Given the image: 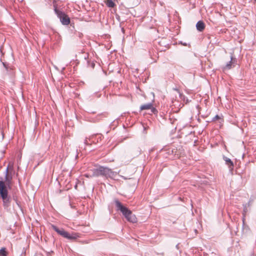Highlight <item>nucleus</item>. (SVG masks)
<instances>
[{
    "mask_svg": "<svg viewBox=\"0 0 256 256\" xmlns=\"http://www.w3.org/2000/svg\"><path fill=\"white\" fill-rule=\"evenodd\" d=\"M117 210H120L126 218L130 222L135 223L137 222V218L135 215L132 214L130 210L123 206L118 200L114 201Z\"/></svg>",
    "mask_w": 256,
    "mask_h": 256,
    "instance_id": "obj_1",
    "label": "nucleus"
},
{
    "mask_svg": "<svg viewBox=\"0 0 256 256\" xmlns=\"http://www.w3.org/2000/svg\"><path fill=\"white\" fill-rule=\"evenodd\" d=\"M103 176L106 178L115 179L118 176V173L112 171L111 169L104 166H100L98 168L94 169L93 172V176Z\"/></svg>",
    "mask_w": 256,
    "mask_h": 256,
    "instance_id": "obj_2",
    "label": "nucleus"
},
{
    "mask_svg": "<svg viewBox=\"0 0 256 256\" xmlns=\"http://www.w3.org/2000/svg\"><path fill=\"white\" fill-rule=\"evenodd\" d=\"M0 197L2 200L4 206V208L9 207L11 202V198L8 195V188L4 182L2 180L0 181Z\"/></svg>",
    "mask_w": 256,
    "mask_h": 256,
    "instance_id": "obj_3",
    "label": "nucleus"
},
{
    "mask_svg": "<svg viewBox=\"0 0 256 256\" xmlns=\"http://www.w3.org/2000/svg\"><path fill=\"white\" fill-rule=\"evenodd\" d=\"M15 174H14L13 173H11V172H6V175H5V183L6 186L7 188H11L12 185V176Z\"/></svg>",
    "mask_w": 256,
    "mask_h": 256,
    "instance_id": "obj_4",
    "label": "nucleus"
},
{
    "mask_svg": "<svg viewBox=\"0 0 256 256\" xmlns=\"http://www.w3.org/2000/svg\"><path fill=\"white\" fill-rule=\"evenodd\" d=\"M6 172H11V173L16 174V178H18V179L19 185L20 186L21 185L20 180V178H18V172H16L14 170V162H9V163L8 165L6 170Z\"/></svg>",
    "mask_w": 256,
    "mask_h": 256,
    "instance_id": "obj_5",
    "label": "nucleus"
},
{
    "mask_svg": "<svg viewBox=\"0 0 256 256\" xmlns=\"http://www.w3.org/2000/svg\"><path fill=\"white\" fill-rule=\"evenodd\" d=\"M54 11L62 24H64V12L62 8H59L54 6Z\"/></svg>",
    "mask_w": 256,
    "mask_h": 256,
    "instance_id": "obj_6",
    "label": "nucleus"
},
{
    "mask_svg": "<svg viewBox=\"0 0 256 256\" xmlns=\"http://www.w3.org/2000/svg\"><path fill=\"white\" fill-rule=\"evenodd\" d=\"M140 109L141 110H151V111L154 114H155L156 112H157L156 110L154 108L153 104L152 103L142 105L140 107Z\"/></svg>",
    "mask_w": 256,
    "mask_h": 256,
    "instance_id": "obj_7",
    "label": "nucleus"
},
{
    "mask_svg": "<svg viewBox=\"0 0 256 256\" xmlns=\"http://www.w3.org/2000/svg\"><path fill=\"white\" fill-rule=\"evenodd\" d=\"M172 159H177L180 157V152L179 150H178L177 148H173L172 150Z\"/></svg>",
    "mask_w": 256,
    "mask_h": 256,
    "instance_id": "obj_8",
    "label": "nucleus"
},
{
    "mask_svg": "<svg viewBox=\"0 0 256 256\" xmlns=\"http://www.w3.org/2000/svg\"><path fill=\"white\" fill-rule=\"evenodd\" d=\"M236 60L235 58H234L232 56L231 57V60L229 62V63L227 64L224 68V70H230L232 68V66H234L235 64H236Z\"/></svg>",
    "mask_w": 256,
    "mask_h": 256,
    "instance_id": "obj_9",
    "label": "nucleus"
},
{
    "mask_svg": "<svg viewBox=\"0 0 256 256\" xmlns=\"http://www.w3.org/2000/svg\"><path fill=\"white\" fill-rule=\"evenodd\" d=\"M196 27L198 30L201 32L204 30L205 24L202 21L200 20L197 22Z\"/></svg>",
    "mask_w": 256,
    "mask_h": 256,
    "instance_id": "obj_10",
    "label": "nucleus"
},
{
    "mask_svg": "<svg viewBox=\"0 0 256 256\" xmlns=\"http://www.w3.org/2000/svg\"><path fill=\"white\" fill-rule=\"evenodd\" d=\"M224 160L226 162V164L228 166L230 170H232L234 168L233 162L229 158L226 157L224 158Z\"/></svg>",
    "mask_w": 256,
    "mask_h": 256,
    "instance_id": "obj_11",
    "label": "nucleus"
},
{
    "mask_svg": "<svg viewBox=\"0 0 256 256\" xmlns=\"http://www.w3.org/2000/svg\"><path fill=\"white\" fill-rule=\"evenodd\" d=\"M52 229L55 230L58 234H59L62 236H64V230L62 229H59L56 226L52 225Z\"/></svg>",
    "mask_w": 256,
    "mask_h": 256,
    "instance_id": "obj_12",
    "label": "nucleus"
},
{
    "mask_svg": "<svg viewBox=\"0 0 256 256\" xmlns=\"http://www.w3.org/2000/svg\"><path fill=\"white\" fill-rule=\"evenodd\" d=\"M70 24L71 26L74 28V23H71L70 18L65 14V26Z\"/></svg>",
    "mask_w": 256,
    "mask_h": 256,
    "instance_id": "obj_13",
    "label": "nucleus"
},
{
    "mask_svg": "<svg viewBox=\"0 0 256 256\" xmlns=\"http://www.w3.org/2000/svg\"><path fill=\"white\" fill-rule=\"evenodd\" d=\"M106 4L109 8H114L116 6L115 4L112 0H106Z\"/></svg>",
    "mask_w": 256,
    "mask_h": 256,
    "instance_id": "obj_14",
    "label": "nucleus"
},
{
    "mask_svg": "<svg viewBox=\"0 0 256 256\" xmlns=\"http://www.w3.org/2000/svg\"><path fill=\"white\" fill-rule=\"evenodd\" d=\"M0 256H7V252L5 248L0 249Z\"/></svg>",
    "mask_w": 256,
    "mask_h": 256,
    "instance_id": "obj_15",
    "label": "nucleus"
},
{
    "mask_svg": "<svg viewBox=\"0 0 256 256\" xmlns=\"http://www.w3.org/2000/svg\"><path fill=\"white\" fill-rule=\"evenodd\" d=\"M65 238H68L69 239H75L76 238V236H70V234L68 232H65Z\"/></svg>",
    "mask_w": 256,
    "mask_h": 256,
    "instance_id": "obj_16",
    "label": "nucleus"
},
{
    "mask_svg": "<svg viewBox=\"0 0 256 256\" xmlns=\"http://www.w3.org/2000/svg\"><path fill=\"white\" fill-rule=\"evenodd\" d=\"M220 119V117L218 116V115H216L214 118H213V120L214 121H216L217 120H218Z\"/></svg>",
    "mask_w": 256,
    "mask_h": 256,
    "instance_id": "obj_17",
    "label": "nucleus"
},
{
    "mask_svg": "<svg viewBox=\"0 0 256 256\" xmlns=\"http://www.w3.org/2000/svg\"><path fill=\"white\" fill-rule=\"evenodd\" d=\"M3 64H4V66L6 68V70H8V68L7 66V65L5 63H3Z\"/></svg>",
    "mask_w": 256,
    "mask_h": 256,
    "instance_id": "obj_18",
    "label": "nucleus"
},
{
    "mask_svg": "<svg viewBox=\"0 0 256 256\" xmlns=\"http://www.w3.org/2000/svg\"><path fill=\"white\" fill-rule=\"evenodd\" d=\"M14 200L16 202V203H18V200L16 196H13Z\"/></svg>",
    "mask_w": 256,
    "mask_h": 256,
    "instance_id": "obj_19",
    "label": "nucleus"
},
{
    "mask_svg": "<svg viewBox=\"0 0 256 256\" xmlns=\"http://www.w3.org/2000/svg\"><path fill=\"white\" fill-rule=\"evenodd\" d=\"M62 192V190H59V193H60V194Z\"/></svg>",
    "mask_w": 256,
    "mask_h": 256,
    "instance_id": "obj_20",
    "label": "nucleus"
},
{
    "mask_svg": "<svg viewBox=\"0 0 256 256\" xmlns=\"http://www.w3.org/2000/svg\"><path fill=\"white\" fill-rule=\"evenodd\" d=\"M86 176L88 178V176L87 174H86Z\"/></svg>",
    "mask_w": 256,
    "mask_h": 256,
    "instance_id": "obj_21",
    "label": "nucleus"
}]
</instances>
